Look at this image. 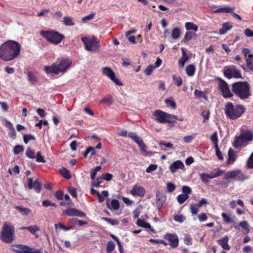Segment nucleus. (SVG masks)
Returning a JSON list of instances; mask_svg holds the SVG:
<instances>
[{
  "mask_svg": "<svg viewBox=\"0 0 253 253\" xmlns=\"http://www.w3.org/2000/svg\"><path fill=\"white\" fill-rule=\"evenodd\" d=\"M102 219L112 225H116L119 224V222L115 219L107 217H102Z\"/></svg>",
  "mask_w": 253,
  "mask_h": 253,
  "instance_id": "09e8293b",
  "label": "nucleus"
},
{
  "mask_svg": "<svg viewBox=\"0 0 253 253\" xmlns=\"http://www.w3.org/2000/svg\"><path fill=\"white\" fill-rule=\"evenodd\" d=\"M60 173L66 179H70L71 177L70 171L65 168H61L60 170Z\"/></svg>",
  "mask_w": 253,
  "mask_h": 253,
  "instance_id": "c9c22d12",
  "label": "nucleus"
},
{
  "mask_svg": "<svg viewBox=\"0 0 253 253\" xmlns=\"http://www.w3.org/2000/svg\"><path fill=\"white\" fill-rule=\"evenodd\" d=\"M136 224L139 227L149 229L151 231H154V230L151 228L150 224L141 219H138L137 220Z\"/></svg>",
  "mask_w": 253,
  "mask_h": 253,
  "instance_id": "393cba45",
  "label": "nucleus"
},
{
  "mask_svg": "<svg viewBox=\"0 0 253 253\" xmlns=\"http://www.w3.org/2000/svg\"><path fill=\"white\" fill-rule=\"evenodd\" d=\"M228 238L225 236L221 239L218 240V243L221 246V247L225 250L228 251L230 249V247L228 244Z\"/></svg>",
  "mask_w": 253,
  "mask_h": 253,
  "instance_id": "5701e85b",
  "label": "nucleus"
},
{
  "mask_svg": "<svg viewBox=\"0 0 253 253\" xmlns=\"http://www.w3.org/2000/svg\"><path fill=\"white\" fill-rule=\"evenodd\" d=\"M92 150V153H91V156H93L95 154V148L93 147H88L85 151L84 153V157H86L87 155L90 153V151Z\"/></svg>",
  "mask_w": 253,
  "mask_h": 253,
  "instance_id": "bf43d9fd",
  "label": "nucleus"
},
{
  "mask_svg": "<svg viewBox=\"0 0 253 253\" xmlns=\"http://www.w3.org/2000/svg\"><path fill=\"white\" fill-rule=\"evenodd\" d=\"M228 158L227 162V165L233 164L237 158V155L236 152L232 149H229L228 152Z\"/></svg>",
  "mask_w": 253,
  "mask_h": 253,
  "instance_id": "4be33fe9",
  "label": "nucleus"
},
{
  "mask_svg": "<svg viewBox=\"0 0 253 253\" xmlns=\"http://www.w3.org/2000/svg\"><path fill=\"white\" fill-rule=\"evenodd\" d=\"M24 150V147L21 145H17L15 146L13 149V153L15 155H18L20 153L23 152Z\"/></svg>",
  "mask_w": 253,
  "mask_h": 253,
  "instance_id": "864d4df0",
  "label": "nucleus"
},
{
  "mask_svg": "<svg viewBox=\"0 0 253 253\" xmlns=\"http://www.w3.org/2000/svg\"><path fill=\"white\" fill-rule=\"evenodd\" d=\"M42 206L45 207H47L48 206H52V207H55L56 205L51 202L50 201L48 200L43 201L42 202Z\"/></svg>",
  "mask_w": 253,
  "mask_h": 253,
  "instance_id": "0e129e2a",
  "label": "nucleus"
},
{
  "mask_svg": "<svg viewBox=\"0 0 253 253\" xmlns=\"http://www.w3.org/2000/svg\"><path fill=\"white\" fill-rule=\"evenodd\" d=\"M21 46L19 43L8 40L0 45V58L4 61L15 59L20 54Z\"/></svg>",
  "mask_w": 253,
  "mask_h": 253,
  "instance_id": "f257e3e1",
  "label": "nucleus"
},
{
  "mask_svg": "<svg viewBox=\"0 0 253 253\" xmlns=\"http://www.w3.org/2000/svg\"><path fill=\"white\" fill-rule=\"evenodd\" d=\"M239 226L244 229L245 234H248L250 232L249 225L247 221H241L239 223Z\"/></svg>",
  "mask_w": 253,
  "mask_h": 253,
  "instance_id": "473e14b6",
  "label": "nucleus"
},
{
  "mask_svg": "<svg viewBox=\"0 0 253 253\" xmlns=\"http://www.w3.org/2000/svg\"><path fill=\"white\" fill-rule=\"evenodd\" d=\"M200 207L199 206L196 204H191L190 205V210L191 213L193 215H195L197 214V213L199 211V209Z\"/></svg>",
  "mask_w": 253,
  "mask_h": 253,
  "instance_id": "c03bdc74",
  "label": "nucleus"
},
{
  "mask_svg": "<svg viewBox=\"0 0 253 253\" xmlns=\"http://www.w3.org/2000/svg\"><path fill=\"white\" fill-rule=\"evenodd\" d=\"M222 217L224 222L226 223H232L234 221L235 216L232 217L230 214H227L225 212H222L221 214Z\"/></svg>",
  "mask_w": 253,
  "mask_h": 253,
  "instance_id": "a878e982",
  "label": "nucleus"
},
{
  "mask_svg": "<svg viewBox=\"0 0 253 253\" xmlns=\"http://www.w3.org/2000/svg\"><path fill=\"white\" fill-rule=\"evenodd\" d=\"M172 79L174 82V84L177 86H179L182 84V80L180 77L173 75H172Z\"/></svg>",
  "mask_w": 253,
  "mask_h": 253,
  "instance_id": "a19ab883",
  "label": "nucleus"
},
{
  "mask_svg": "<svg viewBox=\"0 0 253 253\" xmlns=\"http://www.w3.org/2000/svg\"><path fill=\"white\" fill-rule=\"evenodd\" d=\"M14 227L11 223H4L0 235V239L4 243H11L14 240Z\"/></svg>",
  "mask_w": 253,
  "mask_h": 253,
  "instance_id": "39448f33",
  "label": "nucleus"
},
{
  "mask_svg": "<svg viewBox=\"0 0 253 253\" xmlns=\"http://www.w3.org/2000/svg\"><path fill=\"white\" fill-rule=\"evenodd\" d=\"M189 198V196L187 194H180L177 197L178 202L181 204L184 203Z\"/></svg>",
  "mask_w": 253,
  "mask_h": 253,
  "instance_id": "ea45409f",
  "label": "nucleus"
},
{
  "mask_svg": "<svg viewBox=\"0 0 253 253\" xmlns=\"http://www.w3.org/2000/svg\"><path fill=\"white\" fill-rule=\"evenodd\" d=\"M156 205L159 211H161L164 204L166 202L165 195L160 191H157L156 194Z\"/></svg>",
  "mask_w": 253,
  "mask_h": 253,
  "instance_id": "f3484780",
  "label": "nucleus"
},
{
  "mask_svg": "<svg viewBox=\"0 0 253 253\" xmlns=\"http://www.w3.org/2000/svg\"><path fill=\"white\" fill-rule=\"evenodd\" d=\"M182 191L183 193V194H187V195H188L192 192L191 188L187 186H183L182 188Z\"/></svg>",
  "mask_w": 253,
  "mask_h": 253,
  "instance_id": "774afa93",
  "label": "nucleus"
},
{
  "mask_svg": "<svg viewBox=\"0 0 253 253\" xmlns=\"http://www.w3.org/2000/svg\"><path fill=\"white\" fill-rule=\"evenodd\" d=\"M40 34L48 42L57 45L65 38V36L59 32L53 30L41 31Z\"/></svg>",
  "mask_w": 253,
  "mask_h": 253,
  "instance_id": "423d86ee",
  "label": "nucleus"
},
{
  "mask_svg": "<svg viewBox=\"0 0 253 253\" xmlns=\"http://www.w3.org/2000/svg\"><path fill=\"white\" fill-rule=\"evenodd\" d=\"M184 168L183 163L179 160H177L172 163L169 166V169L172 173L175 172L178 169H182Z\"/></svg>",
  "mask_w": 253,
  "mask_h": 253,
  "instance_id": "412c9836",
  "label": "nucleus"
},
{
  "mask_svg": "<svg viewBox=\"0 0 253 253\" xmlns=\"http://www.w3.org/2000/svg\"><path fill=\"white\" fill-rule=\"evenodd\" d=\"M101 166H96L95 168L90 169V178L91 180L95 179L97 171L101 170Z\"/></svg>",
  "mask_w": 253,
  "mask_h": 253,
  "instance_id": "4c0bfd02",
  "label": "nucleus"
},
{
  "mask_svg": "<svg viewBox=\"0 0 253 253\" xmlns=\"http://www.w3.org/2000/svg\"><path fill=\"white\" fill-rule=\"evenodd\" d=\"M145 193V188L141 186L137 185H134L130 191V194L133 196H139L142 197L144 196Z\"/></svg>",
  "mask_w": 253,
  "mask_h": 253,
  "instance_id": "a211bd4d",
  "label": "nucleus"
},
{
  "mask_svg": "<svg viewBox=\"0 0 253 253\" xmlns=\"http://www.w3.org/2000/svg\"><path fill=\"white\" fill-rule=\"evenodd\" d=\"M224 111L228 119L235 120L242 116L246 111V108L242 104L234 105L232 102H228L225 105Z\"/></svg>",
  "mask_w": 253,
  "mask_h": 253,
  "instance_id": "20e7f679",
  "label": "nucleus"
},
{
  "mask_svg": "<svg viewBox=\"0 0 253 253\" xmlns=\"http://www.w3.org/2000/svg\"><path fill=\"white\" fill-rule=\"evenodd\" d=\"M155 67L153 65H149L144 71L145 74L147 76L151 75Z\"/></svg>",
  "mask_w": 253,
  "mask_h": 253,
  "instance_id": "e2e57ef3",
  "label": "nucleus"
},
{
  "mask_svg": "<svg viewBox=\"0 0 253 253\" xmlns=\"http://www.w3.org/2000/svg\"><path fill=\"white\" fill-rule=\"evenodd\" d=\"M167 188L168 191L169 193H171L174 191L176 186L174 184L171 182H168L167 184Z\"/></svg>",
  "mask_w": 253,
  "mask_h": 253,
  "instance_id": "4d7b16f0",
  "label": "nucleus"
},
{
  "mask_svg": "<svg viewBox=\"0 0 253 253\" xmlns=\"http://www.w3.org/2000/svg\"><path fill=\"white\" fill-rule=\"evenodd\" d=\"M102 179L101 178V177H98L96 179H94L91 183V186L95 187H98L102 182Z\"/></svg>",
  "mask_w": 253,
  "mask_h": 253,
  "instance_id": "49530a36",
  "label": "nucleus"
},
{
  "mask_svg": "<svg viewBox=\"0 0 253 253\" xmlns=\"http://www.w3.org/2000/svg\"><path fill=\"white\" fill-rule=\"evenodd\" d=\"M223 74L228 79H231L233 78L237 79L242 78L240 71L233 65L226 66L225 67Z\"/></svg>",
  "mask_w": 253,
  "mask_h": 253,
  "instance_id": "1a4fd4ad",
  "label": "nucleus"
},
{
  "mask_svg": "<svg viewBox=\"0 0 253 253\" xmlns=\"http://www.w3.org/2000/svg\"><path fill=\"white\" fill-rule=\"evenodd\" d=\"M15 209L18 210L23 215H28L31 212V210L28 208H23L19 206H15Z\"/></svg>",
  "mask_w": 253,
  "mask_h": 253,
  "instance_id": "cd10ccee",
  "label": "nucleus"
},
{
  "mask_svg": "<svg viewBox=\"0 0 253 253\" xmlns=\"http://www.w3.org/2000/svg\"><path fill=\"white\" fill-rule=\"evenodd\" d=\"M211 140L214 143V147L218 146V138L217 132H215L211 137Z\"/></svg>",
  "mask_w": 253,
  "mask_h": 253,
  "instance_id": "603ef678",
  "label": "nucleus"
},
{
  "mask_svg": "<svg viewBox=\"0 0 253 253\" xmlns=\"http://www.w3.org/2000/svg\"><path fill=\"white\" fill-rule=\"evenodd\" d=\"M128 136L133 139L135 142L141 138L135 133L132 132H129Z\"/></svg>",
  "mask_w": 253,
  "mask_h": 253,
  "instance_id": "680f3d73",
  "label": "nucleus"
},
{
  "mask_svg": "<svg viewBox=\"0 0 253 253\" xmlns=\"http://www.w3.org/2000/svg\"><path fill=\"white\" fill-rule=\"evenodd\" d=\"M185 28L187 30H193L195 32L198 30V27L193 22H186L185 24Z\"/></svg>",
  "mask_w": 253,
  "mask_h": 253,
  "instance_id": "c756f323",
  "label": "nucleus"
},
{
  "mask_svg": "<svg viewBox=\"0 0 253 253\" xmlns=\"http://www.w3.org/2000/svg\"><path fill=\"white\" fill-rule=\"evenodd\" d=\"M28 186L30 189H34L38 193L41 192V185L39 179H37L33 181L32 178H29L28 179Z\"/></svg>",
  "mask_w": 253,
  "mask_h": 253,
  "instance_id": "2eb2a0df",
  "label": "nucleus"
},
{
  "mask_svg": "<svg viewBox=\"0 0 253 253\" xmlns=\"http://www.w3.org/2000/svg\"><path fill=\"white\" fill-rule=\"evenodd\" d=\"M194 35H195V34H193L191 32L188 31L186 32L183 41L184 42L189 41L193 38Z\"/></svg>",
  "mask_w": 253,
  "mask_h": 253,
  "instance_id": "a18cd8bd",
  "label": "nucleus"
},
{
  "mask_svg": "<svg viewBox=\"0 0 253 253\" xmlns=\"http://www.w3.org/2000/svg\"><path fill=\"white\" fill-rule=\"evenodd\" d=\"M247 67L249 70L253 72V58H246Z\"/></svg>",
  "mask_w": 253,
  "mask_h": 253,
  "instance_id": "de8ad7c7",
  "label": "nucleus"
},
{
  "mask_svg": "<svg viewBox=\"0 0 253 253\" xmlns=\"http://www.w3.org/2000/svg\"><path fill=\"white\" fill-rule=\"evenodd\" d=\"M247 166L250 169H253V152L247 161Z\"/></svg>",
  "mask_w": 253,
  "mask_h": 253,
  "instance_id": "69168bd1",
  "label": "nucleus"
},
{
  "mask_svg": "<svg viewBox=\"0 0 253 253\" xmlns=\"http://www.w3.org/2000/svg\"><path fill=\"white\" fill-rule=\"evenodd\" d=\"M185 70H186V73L187 75L189 77H191L194 75L195 70H196V68L194 65L191 64V65H188L186 68Z\"/></svg>",
  "mask_w": 253,
  "mask_h": 253,
  "instance_id": "c85d7f7f",
  "label": "nucleus"
},
{
  "mask_svg": "<svg viewBox=\"0 0 253 253\" xmlns=\"http://www.w3.org/2000/svg\"><path fill=\"white\" fill-rule=\"evenodd\" d=\"M35 158L36 159V161L38 163H45V161L43 157L42 156L40 152H38L37 153V156H35Z\"/></svg>",
  "mask_w": 253,
  "mask_h": 253,
  "instance_id": "13d9d810",
  "label": "nucleus"
},
{
  "mask_svg": "<svg viewBox=\"0 0 253 253\" xmlns=\"http://www.w3.org/2000/svg\"><path fill=\"white\" fill-rule=\"evenodd\" d=\"M115 248V244L111 241H109L107 244L106 251L107 253H112Z\"/></svg>",
  "mask_w": 253,
  "mask_h": 253,
  "instance_id": "79ce46f5",
  "label": "nucleus"
},
{
  "mask_svg": "<svg viewBox=\"0 0 253 253\" xmlns=\"http://www.w3.org/2000/svg\"><path fill=\"white\" fill-rule=\"evenodd\" d=\"M218 85L222 96L224 98H231L233 96L229 89L228 84L224 80L219 79Z\"/></svg>",
  "mask_w": 253,
  "mask_h": 253,
  "instance_id": "9b49d317",
  "label": "nucleus"
},
{
  "mask_svg": "<svg viewBox=\"0 0 253 253\" xmlns=\"http://www.w3.org/2000/svg\"><path fill=\"white\" fill-rule=\"evenodd\" d=\"M165 103L168 106H170L173 109H175L176 104L172 99H166Z\"/></svg>",
  "mask_w": 253,
  "mask_h": 253,
  "instance_id": "8fccbe9b",
  "label": "nucleus"
},
{
  "mask_svg": "<svg viewBox=\"0 0 253 253\" xmlns=\"http://www.w3.org/2000/svg\"><path fill=\"white\" fill-rule=\"evenodd\" d=\"M17 249L14 250L16 253H32L35 249L31 248L27 246L18 244L15 246Z\"/></svg>",
  "mask_w": 253,
  "mask_h": 253,
  "instance_id": "6ab92c4d",
  "label": "nucleus"
},
{
  "mask_svg": "<svg viewBox=\"0 0 253 253\" xmlns=\"http://www.w3.org/2000/svg\"><path fill=\"white\" fill-rule=\"evenodd\" d=\"M63 215H66L70 216H78L80 217H84L85 214L74 208H70L64 211L63 212Z\"/></svg>",
  "mask_w": 253,
  "mask_h": 253,
  "instance_id": "4468645a",
  "label": "nucleus"
},
{
  "mask_svg": "<svg viewBox=\"0 0 253 253\" xmlns=\"http://www.w3.org/2000/svg\"><path fill=\"white\" fill-rule=\"evenodd\" d=\"M158 166L157 165L151 164L146 169V171L147 173H150L156 170Z\"/></svg>",
  "mask_w": 253,
  "mask_h": 253,
  "instance_id": "052dcab7",
  "label": "nucleus"
},
{
  "mask_svg": "<svg viewBox=\"0 0 253 253\" xmlns=\"http://www.w3.org/2000/svg\"><path fill=\"white\" fill-rule=\"evenodd\" d=\"M63 22L66 26H74L75 25V23L73 22V18L71 17H65Z\"/></svg>",
  "mask_w": 253,
  "mask_h": 253,
  "instance_id": "58836bf2",
  "label": "nucleus"
},
{
  "mask_svg": "<svg viewBox=\"0 0 253 253\" xmlns=\"http://www.w3.org/2000/svg\"><path fill=\"white\" fill-rule=\"evenodd\" d=\"M26 156L30 159L35 158V153L34 150H32L30 148H28L26 151Z\"/></svg>",
  "mask_w": 253,
  "mask_h": 253,
  "instance_id": "37998d69",
  "label": "nucleus"
},
{
  "mask_svg": "<svg viewBox=\"0 0 253 253\" xmlns=\"http://www.w3.org/2000/svg\"><path fill=\"white\" fill-rule=\"evenodd\" d=\"M248 177L245 175L240 169H236L227 171L224 175V179H235L238 181H244Z\"/></svg>",
  "mask_w": 253,
  "mask_h": 253,
  "instance_id": "9d476101",
  "label": "nucleus"
},
{
  "mask_svg": "<svg viewBox=\"0 0 253 253\" xmlns=\"http://www.w3.org/2000/svg\"><path fill=\"white\" fill-rule=\"evenodd\" d=\"M232 26L229 23H226L222 25V27L219 30V34L220 35L225 34L228 31L230 30Z\"/></svg>",
  "mask_w": 253,
  "mask_h": 253,
  "instance_id": "72a5a7b5",
  "label": "nucleus"
},
{
  "mask_svg": "<svg viewBox=\"0 0 253 253\" xmlns=\"http://www.w3.org/2000/svg\"><path fill=\"white\" fill-rule=\"evenodd\" d=\"M180 36V31L178 27L174 28L171 31V38L173 40L178 39Z\"/></svg>",
  "mask_w": 253,
  "mask_h": 253,
  "instance_id": "2f4dec72",
  "label": "nucleus"
},
{
  "mask_svg": "<svg viewBox=\"0 0 253 253\" xmlns=\"http://www.w3.org/2000/svg\"><path fill=\"white\" fill-rule=\"evenodd\" d=\"M182 52V56L178 61V64L181 67H183L185 63L188 60L189 57L187 55L184 48L181 49Z\"/></svg>",
  "mask_w": 253,
  "mask_h": 253,
  "instance_id": "b1692460",
  "label": "nucleus"
},
{
  "mask_svg": "<svg viewBox=\"0 0 253 253\" xmlns=\"http://www.w3.org/2000/svg\"><path fill=\"white\" fill-rule=\"evenodd\" d=\"M242 53L244 55L247 57L246 58H253V52L252 53L251 50L248 48H243Z\"/></svg>",
  "mask_w": 253,
  "mask_h": 253,
  "instance_id": "e433bc0d",
  "label": "nucleus"
},
{
  "mask_svg": "<svg viewBox=\"0 0 253 253\" xmlns=\"http://www.w3.org/2000/svg\"><path fill=\"white\" fill-rule=\"evenodd\" d=\"M26 229L33 234H34L37 231L40 230L39 228L37 225L28 226Z\"/></svg>",
  "mask_w": 253,
  "mask_h": 253,
  "instance_id": "5fc2aeb1",
  "label": "nucleus"
},
{
  "mask_svg": "<svg viewBox=\"0 0 253 253\" xmlns=\"http://www.w3.org/2000/svg\"><path fill=\"white\" fill-rule=\"evenodd\" d=\"M102 72L103 75L110 79L118 85H123V83L119 79L116 77L114 72L109 67H104L102 69Z\"/></svg>",
  "mask_w": 253,
  "mask_h": 253,
  "instance_id": "f8f14e48",
  "label": "nucleus"
},
{
  "mask_svg": "<svg viewBox=\"0 0 253 253\" xmlns=\"http://www.w3.org/2000/svg\"><path fill=\"white\" fill-rule=\"evenodd\" d=\"M94 16V13H91L82 18V20L84 22H87L91 20Z\"/></svg>",
  "mask_w": 253,
  "mask_h": 253,
  "instance_id": "338daca9",
  "label": "nucleus"
},
{
  "mask_svg": "<svg viewBox=\"0 0 253 253\" xmlns=\"http://www.w3.org/2000/svg\"><path fill=\"white\" fill-rule=\"evenodd\" d=\"M173 219L176 222L182 223L186 219V217L183 215H176L174 217Z\"/></svg>",
  "mask_w": 253,
  "mask_h": 253,
  "instance_id": "6e6d98bb",
  "label": "nucleus"
},
{
  "mask_svg": "<svg viewBox=\"0 0 253 253\" xmlns=\"http://www.w3.org/2000/svg\"><path fill=\"white\" fill-rule=\"evenodd\" d=\"M81 40L85 45V49L88 51L95 52L99 48V42L94 36L82 37Z\"/></svg>",
  "mask_w": 253,
  "mask_h": 253,
  "instance_id": "6e6552de",
  "label": "nucleus"
},
{
  "mask_svg": "<svg viewBox=\"0 0 253 253\" xmlns=\"http://www.w3.org/2000/svg\"><path fill=\"white\" fill-rule=\"evenodd\" d=\"M232 92L240 99L245 100L251 95L250 84L247 82H238L232 84Z\"/></svg>",
  "mask_w": 253,
  "mask_h": 253,
  "instance_id": "7ed1b4c3",
  "label": "nucleus"
},
{
  "mask_svg": "<svg viewBox=\"0 0 253 253\" xmlns=\"http://www.w3.org/2000/svg\"><path fill=\"white\" fill-rule=\"evenodd\" d=\"M241 138L248 141H251L253 139V133L252 131H249L242 133L241 137H239L236 138V140L235 141L236 146H238L241 144Z\"/></svg>",
  "mask_w": 253,
  "mask_h": 253,
  "instance_id": "dca6fc26",
  "label": "nucleus"
},
{
  "mask_svg": "<svg viewBox=\"0 0 253 253\" xmlns=\"http://www.w3.org/2000/svg\"><path fill=\"white\" fill-rule=\"evenodd\" d=\"M113 177V176L112 174L109 173H105L101 175V178L107 181H109L112 180Z\"/></svg>",
  "mask_w": 253,
  "mask_h": 253,
  "instance_id": "3c124183",
  "label": "nucleus"
},
{
  "mask_svg": "<svg viewBox=\"0 0 253 253\" xmlns=\"http://www.w3.org/2000/svg\"><path fill=\"white\" fill-rule=\"evenodd\" d=\"M201 180L205 183L209 182L210 179H212L211 174L202 173L199 174Z\"/></svg>",
  "mask_w": 253,
  "mask_h": 253,
  "instance_id": "7c9ffc66",
  "label": "nucleus"
},
{
  "mask_svg": "<svg viewBox=\"0 0 253 253\" xmlns=\"http://www.w3.org/2000/svg\"><path fill=\"white\" fill-rule=\"evenodd\" d=\"M28 80L32 84H35L38 81V78L33 72H29L27 74Z\"/></svg>",
  "mask_w": 253,
  "mask_h": 253,
  "instance_id": "bb28decb",
  "label": "nucleus"
},
{
  "mask_svg": "<svg viewBox=\"0 0 253 253\" xmlns=\"http://www.w3.org/2000/svg\"><path fill=\"white\" fill-rule=\"evenodd\" d=\"M153 115L155 117V120L159 123L172 124L174 123L175 120H178L177 116L167 113L160 110L154 111Z\"/></svg>",
  "mask_w": 253,
  "mask_h": 253,
  "instance_id": "0eeeda50",
  "label": "nucleus"
},
{
  "mask_svg": "<svg viewBox=\"0 0 253 253\" xmlns=\"http://www.w3.org/2000/svg\"><path fill=\"white\" fill-rule=\"evenodd\" d=\"M164 238L169 242V244L172 248L178 247L179 240L176 234L167 233L165 235Z\"/></svg>",
  "mask_w": 253,
  "mask_h": 253,
  "instance_id": "ddd939ff",
  "label": "nucleus"
},
{
  "mask_svg": "<svg viewBox=\"0 0 253 253\" xmlns=\"http://www.w3.org/2000/svg\"><path fill=\"white\" fill-rule=\"evenodd\" d=\"M72 64L71 60L68 58H61L50 66H44V71L47 75H57L60 74H64L69 70Z\"/></svg>",
  "mask_w": 253,
  "mask_h": 253,
  "instance_id": "f03ea898",
  "label": "nucleus"
},
{
  "mask_svg": "<svg viewBox=\"0 0 253 253\" xmlns=\"http://www.w3.org/2000/svg\"><path fill=\"white\" fill-rule=\"evenodd\" d=\"M106 206L111 211H117L120 208L119 202L116 199L110 201L109 199H107Z\"/></svg>",
  "mask_w": 253,
  "mask_h": 253,
  "instance_id": "aec40b11",
  "label": "nucleus"
},
{
  "mask_svg": "<svg viewBox=\"0 0 253 253\" xmlns=\"http://www.w3.org/2000/svg\"><path fill=\"white\" fill-rule=\"evenodd\" d=\"M224 171L219 169H214L210 174L212 176V178H214L218 176H221L223 173Z\"/></svg>",
  "mask_w": 253,
  "mask_h": 253,
  "instance_id": "f704fd0d",
  "label": "nucleus"
}]
</instances>
